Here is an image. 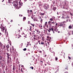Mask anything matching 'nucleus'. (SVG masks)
I'll list each match as a JSON object with an SVG mask.
<instances>
[{"instance_id": "39", "label": "nucleus", "mask_w": 73, "mask_h": 73, "mask_svg": "<svg viewBox=\"0 0 73 73\" xmlns=\"http://www.w3.org/2000/svg\"><path fill=\"white\" fill-rule=\"evenodd\" d=\"M30 68L31 69H33V67H32V66Z\"/></svg>"}, {"instance_id": "38", "label": "nucleus", "mask_w": 73, "mask_h": 73, "mask_svg": "<svg viewBox=\"0 0 73 73\" xmlns=\"http://www.w3.org/2000/svg\"><path fill=\"white\" fill-rule=\"evenodd\" d=\"M5 46H3V49H5V50H6V49L5 48Z\"/></svg>"}, {"instance_id": "49", "label": "nucleus", "mask_w": 73, "mask_h": 73, "mask_svg": "<svg viewBox=\"0 0 73 73\" xmlns=\"http://www.w3.org/2000/svg\"><path fill=\"white\" fill-rule=\"evenodd\" d=\"M63 13H66V12H65V11H64V12H63Z\"/></svg>"}, {"instance_id": "60", "label": "nucleus", "mask_w": 73, "mask_h": 73, "mask_svg": "<svg viewBox=\"0 0 73 73\" xmlns=\"http://www.w3.org/2000/svg\"><path fill=\"white\" fill-rule=\"evenodd\" d=\"M40 53H41V51H40Z\"/></svg>"}, {"instance_id": "16", "label": "nucleus", "mask_w": 73, "mask_h": 73, "mask_svg": "<svg viewBox=\"0 0 73 73\" xmlns=\"http://www.w3.org/2000/svg\"><path fill=\"white\" fill-rule=\"evenodd\" d=\"M68 28L69 29H72V26L71 25L69 26L68 27Z\"/></svg>"}, {"instance_id": "43", "label": "nucleus", "mask_w": 73, "mask_h": 73, "mask_svg": "<svg viewBox=\"0 0 73 73\" xmlns=\"http://www.w3.org/2000/svg\"><path fill=\"white\" fill-rule=\"evenodd\" d=\"M9 43L10 45H12V44H11V42H9Z\"/></svg>"}, {"instance_id": "45", "label": "nucleus", "mask_w": 73, "mask_h": 73, "mask_svg": "<svg viewBox=\"0 0 73 73\" xmlns=\"http://www.w3.org/2000/svg\"><path fill=\"white\" fill-rule=\"evenodd\" d=\"M41 23H42V19H41Z\"/></svg>"}, {"instance_id": "19", "label": "nucleus", "mask_w": 73, "mask_h": 73, "mask_svg": "<svg viewBox=\"0 0 73 73\" xmlns=\"http://www.w3.org/2000/svg\"><path fill=\"white\" fill-rule=\"evenodd\" d=\"M13 70H15V66H13Z\"/></svg>"}, {"instance_id": "24", "label": "nucleus", "mask_w": 73, "mask_h": 73, "mask_svg": "<svg viewBox=\"0 0 73 73\" xmlns=\"http://www.w3.org/2000/svg\"><path fill=\"white\" fill-rule=\"evenodd\" d=\"M21 72H22V73H24V71H23V68H21Z\"/></svg>"}, {"instance_id": "28", "label": "nucleus", "mask_w": 73, "mask_h": 73, "mask_svg": "<svg viewBox=\"0 0 73 73\" xmlns=\"http://www.w3.org/2000/svg\"><path fill=\"white\" fill-rule=\"evenodd\" d=\"M42 41H44V38L43 37H42Z\"/></svg>"}, {"instance_id": "5", "label": "nucleus", "mask_w": 73, "mask_h": 73, "mask_svg": "<svg viewBox=\"0 0 73 73\" xmlns=\"http://www.w3.org/2000/svg\"><path fill=\"white\" fill-rule=\"evenodd\" d=\"M44 9L46 10L49 8V5L48 4H45L44 5Z\"/></svg>"}, {"instance_id": "12", "label": "nucleus", "mask_w": 73, "mask_h": 73, "mask_svg": "<svg viewBox=\"0 0 73 73\" xmlns=\"http://www.w3.org/2000/svg\"><path fill=\"white\" fill-rule=\"evenodd\" d=\"M41 2H39L38 5H39V7H41Z\"/></svg>"}, {"instance_id": "36", "label": "nucleus", "mask_w": 73, "mask_h": 73, "mask_svg": "<svg viewBox=\"0 0 73 73\" xmlns=\"http://www.w3.org/2000/svg\"><path fill=\"white\" fill-rule=\"evenodd\" d=\"M41 44L42 45H44V42H41Z\"/></svg>"}, {"instance_id": "52", "label": "nucleus", "mask_w": 73, "mask_h": 73, "mask_svg": "<svg viewBox=\"0 0 73 73\" xmlns=\"http://www.w3.org/2000/svg\"><path fill=\"white\" fill-rule=\"evenodd\" d=\"M44 57H46V55H45V56H44Z\"/></svg>"}, {"instance_id": "3", "label": "nucleus", "mask_w": 73, "mask_h": 73, "mask_svg": "<svg viewBox=\"0 0 73 73\" xmlns=\"http://www.w3.org/2000/svg\"><path fill=\"white\" fill-rule=\"evenodd\" d=\"M0 28L1 29V31H2V32H4V31L5 30V33L6 34L7 33V29H6L5 27H4L3 26V25H2V24L1 25Z\"/></svg>"}, {"instance_id": "9", "label": "nucleus", "mask_w": 73, "mask_h": 73, "mask_svg": "<svg viewBox=\"0 0 73 73\" xmlns=\"http://www.w3.org/2000/svg\"><path fill=\"white\" fill-rule=\"evenodd\" d=\"M54 27L55 29H54V31H56V32H57V31H58V30L57 29V27H56V26Z\"/></svg>"}, {"instance_id": "15", "label": "nucleus", "mask_w": 73, "mask_h": 73, "mask_svg": "<svg viewBox=\"0 0 73 73\" xmlns=\"http://www.w3.org/2000/svg\"><path fill=\"white\" fill-rule=\"evenodd\" d=\"M40 15H41L42 16H44V15H45V13H40Z\"/></svg>"}, {"instance_id": "8", "label": "nucleus", "mask_w": 73, "mask_h": 73, "mask_svg": "<svg viewBox=\"0 0 73 73\" xmlns=\"http://www.w3.org/2000/svg\"><path fill=\"white\" fill-rule=\"evenodd\" d=\"M35 31H36L37 33V34H39V33H40V31H39V30H37L36 29H35Z\"/></svg>"}, {"instance_id": "23", "label": "nucleus", "mask_w": 73, "mask_h": 73, "mask_svg": "<svg viewBox=\"0 0 73 73\" xmlns=\"http://www.w3.org/2000/svg\"><path fill=\"white\" fill-rule=\"evenodd\" d=\"M33 38L34 41H35V40H37V38H36L34 37H33Z\"/></svg>"}, {"instance_id": "44", "label": "nucleus", "mask_w": 73, "mask_h": 73, "mask_svg": "<svg viewBox=\"0 0 73 73\" xmlns=\"http://www.w3.org/2000/svg\"><path fill=\"white\" fill-rule=\"evenodd\" d=\"M18 59H16V62H18Z\"/></svg>"}, {"instance_id": "26", "label": "nucleus", "mask_w": 73, "mask_h": 73, "mask_svg": "<svg viewBox=\"0 0 73 73\" xmlns=\"http://www.w3.org/2000/svg\"><path fill=\"white\" fill-rule=\"evenodd\" d=\"M12 50H13V52H15L14 51V48H13V47H12Z\"/></svg>"}, {"instance_id": "33", "label": "nucleus", "mask_w": 73, "mask_h": 73, "mask_svg": "<svg viewBox=\"0 0 73 73\" xmlns=\"http://www.w3.org/2000/svg\"><path fill=\"white\" fill-rule=\"evenodd\" d=\"M57 60H58V58H57V57H55V60L56 61H57Z\"/></svg>"}, {"instance_id": "7", "label": "nucleus", "mask_w": 73, "mask_h": 73, "mask_svg": "<svg viewBox=\"0 0 73 73\" xmlns=\"http://www.w3.org/2000/svg\"><path fill=\"white\" fill-rule=\"evenodd\" d=\"M64 23H66L65 21H64L62 23H60V26H64L65 25V24Z\"/></svg>"}, {"instance_id": "13", "label": "nucleus", "mask_w": 73, "mask_h": 73, "mask_svg": "<svg viewBox=\"0 0 73 73\" xmlns=\"http://www.w3.org/2000/svg\"><path fill=\"white\" fill-rule=\"evenodd\" d=\"M56 7H53V10L54 11H56Z\"/></svg>"}, {"instance_id": "1", "label": "nucleus", "mask_w": 73, "mask_h": 73, "mask_svg": "<svg viewBox=\"0 0 73 73\" xmlns=\"http://www.w3.org/2000/svg\"><path fill=\"white\" fill-rule=\"evenodd\" d=\"M14 3L15 5L14 4V5L16 8L18 7V4H19V3L20 7L23 5V3L21 2V0H16L14 1Z\"/></svg>"}, {"instance_id": "10", "label": "nucleus", "mask_w": 73, "mask_h": 73, "mask_svg": "<svg viewBox=\"0 0 73 73\" xmlns=\"http://www.w3.org/2000/svg\"><path fill=\"white\" fill-rule=\"evenodd\" d=\"M47 38H48V39H48V41H50V40H51V39H52V38L50 37H49V36H47Z\"/></svg>"}, {"instance_id": "63", "label": "nucleus", "mask_w": 73, "mask_h": 73, "mask_svg": "<svg viewBox=\"0 0 73 73\" xmlns=\"http://www.w3.org/2000/svg\"><path fill=\"white\" fill-rule=\"evenodd\" d=\"M34 32H35V31H34Z\"/></svg>"}, {"instance_id": "6", "label": "nucleus", "mask_w": 73, "mask_h": 73, "mask_svg": "<svg viewBox=\"0 0 73 73\" xmlns=\"http://www.w3.org/2000/svg\"><path fill=\"white\" fill-rule=\"evenodd\" d=\"M51 31L53 32V33H54V29H53V27H52L51 28H50L48 30V31L49 32H50Z\"/></svg>"}, {"instance_id": "30", "label": "nucleus", "mask_w": 73, "mask_h": 73, "mask_svg": "<svg viewBox=\"0 0 73 73\" xmlns=\"http://www.w3.org/2000/svg\"><path fill=\"white\" fill-rule=\"evenodd\" d=\"M23 50L24 51H26V50H27V48H25L23 49Z\"/></svg>"}, {"instance_id": "32", "label": "nucleus", "mask_w": 73, "mask_h": 73, "mask_svg": "<svg viewBox=\"0 0 73 73\" xmlns=\"http://www.w3.org/2000/svg\"><path fill=\"white\" fill-rule=\"evenodd\" d=\"M28 24H31V22H30V21H28Z\"/></svg>"}, {"instance_id": "46", "label": "nucleus", "mask_w": 73, "mask_h": 73, "mask_svg": "<svg viewBox=\"0 0 73 73\" xmlns=\"http://www.w3.org/2000/svg\"><path fill=\"white\" fill-rule=\"evenodd\" d=\"M13 20H11V23H12V22H13Z\"/></svg>"}, {"instance_id": "25", "label": "nucleus", "mask_w": 73, "mask_h": 73, "mask_svg": "<svg viewBox=\"0 0 73 73\" xmlns=\"http://www.w3.org/2000/svg\"><path fill=\"white\" fill-rule=\"evenodd\" d=\"M8 1H9V3H11V2H12L11 0H8Z\"/></svg>"}, {"instance_id": "61", "label": "nucleus", "mask_w": 73, "mask_h": 73, "mask_svg": "<svg viewBox=\"0 0 73 73\" xmlns=\"http://www.w3.org/2000/svg\"><path fill=\"white\" fill-rule=\"evenodd\" d=\"M40 19H41V17H40Z\"/></svg>"}, {"instance_id": "40", "label": "nucleus", "mask_w": 73, "mask_h": 73, "mask_svg": "<svg viewBox=\"0 0 73 73\" xmlns=\"http://www.w3.org/2000/svg\"><path fill=\"white\" fill-rule=\"evenodd\" d=\"M31 25L33 26V27H34L35 26V24H31Z\"/></svg>"}, {"instance_id": "57", "label": "nucleus", "mask_w": 73, "mask_h": 73, "mask_svg": "<svg viewBox=\"0 0 73 73\" xmlns=\"http://www.w3.org/2000/svg\"><path fill=\"white\" fill-rule=\"evenodd\" d=\"M25 1H27V0H24Z\"/></svg>"}, {"instance_id": "42", "label": "nucleus", "mask_w": 73, "mask_h": 73, "mask_svg": "<svg viewBox=\"0 0 73 73\" xmlns=\"http://www.w3.org/2000/svg\"><path fill=\"white\" fill-rule=\"evenodd\" d=\"M27 44H29H29H30V42H27Z\"/></svg>"}, {"instance_id": "22", "label": "nucleus", "mask_w": 73, "mask_h": 73, "mask_svg": "<svg viewBox=\"0 0 73 73\" xmlns=\"http://www.w3.org/2000/svg\"><path fill=\"white\" fill-rule=\"evenodd\" d=\"M30 31H32V26H30V29H29Z\"/></svg>"}, {"instance_id": "51", "label": "nucleus", "mask_w": 73, "mask_h": 73, "mask_svg": "<svg viewBox=\"0 0 73 73\" xmlns=\"http://www.w3.org/2000/svg\"><path fill=\"white\" fill-rule=\"evenodd\" d=\"M34 37H36V36L35 35H34Z\"/></svg>"}, {"instance_id": "41", "label": "nucleus", "mask_w": 73, "mask_h": 73, "mask_svg": "<svg viewBox=\"0 0 73 73\" xmlns=\"http://www.w3.org/2000/svg\"><path fill=\"white\" fill-rule=\"evenodd\" d=\"M68 58L69 59H71V58L70 57V56H68Z\"/></svg>"}, {"instance_id": "11", "label": "nucleus", "mask_w": 73, "mask_h": 73, "mask_svg": "<svg viewBox=\"0 0 73 73\" xmlns=\"http://www.w3.org/2000/svg\"><path fill=\"white\" fill-rule=\"evenodd\" d=\"M6 47L7 48V49H9V44H8L6 45Z\"/></svg>"}, {"instance_id": "21", "label": "nucleus", "mask_w": 73, "mask_h": 73, "mask_svg": "<svg viewBox=\"0 0 73 73\" xmlns=\"http://www.w3.org/2000/svg\"><path fill=\"white\" fill-rule=\"evenodd\" d=\"M21 65L19 64V70H20V68H21Z\"/></svg>"}, {"instance_id": "27", "label": "nucleus", "mask_w": 73, "mask_h": 73, "mask_svg": "<svg viewBox=\"0 0 73 73\" xmlns=\"http://www.w3.org/2000/svg\"><path fill=\"white\" fill-rule=\"evenodd\" d=\"M66 18H69V16H68V15H67V17H66Z\"/></svg>"}, {"instance_id": "64", "label": "nucleus", "mask_w": 73, "mask_h": 73, "mask_svg": "<svg viewBox=\"0 0 73 73\" xmlns=\"http://www.w3.org/2000/svg\"><path fill=\"white\" fill-rule=\"evenodd\" d=\"M41 35H42L41 34H40V36H41Z\"/></svg>"}, {"instance_id": "35", "label": "nucleus", "mask_w": 73, "mask_h": 73, "mask_svg": "<svg viewBox=\"0 0 73 73\" xmlns=\"http://www.w3.org/2000/svg\"><path fill=\"white\" fill-rule=\"evenodd\" d=\"M38 43H39V44H40V42H41V41H40V40H38Z\"/></svg>"}, {"instance_id": "18", "label": "nucleus", "mask_w": 73, "mask_h": 73, "mask_svg": "<svg viewBox=\"0 0 73 73\" xmlns=\"http://www.w3.org/2000/svg\"><path fill=\"white\" fill-rule=\"evenodd\" d=\"M26 20V17H24L23 18V21H24V20Z\"/></svg>"}, {"instance_id": "55", "label": "nucleus", "mask_w": 73, "mask_h": 73, "mask_svg": "<svg viewBox=\"0 0 73 73\" xmlns=\"http://www.w3.org/2000/svg\"><path fill=\"white\" fill-rule=\"evenodd\" d=\"M1 33L0 32V36H1Z\"/></svg>"}, {"instance_id": "58", "label": "nucleus", "mask_w": 73, "mask_h": 73, "mask_svg": "<svg viewBox=\"0 0 73 73\" xmlns=\"http://www.w3.org/2000/svg\"><path fill=\"white\" fill-rule=\"evenodd\" d=\"M29 45V44H27V46H28Z\"/></svg>"}, {"instance_id": "29", "label": "nucleus", "mask_w": 73, "mask_h": 73, "mask_svg": "<svg viewBox=\"0 0 73 73\" xmlns=\"http://www.w3.org/2000/svg\"><path fill=\"white\" fill-rule=\"evenodd\" d=\"M18 36H19V37H18V38H20V37H21V35H18Z\"/></svg>"}, {"instance_id": "20", "label": "nucleus", "mask_w": 73, "mask_h": 73, "mask_svg": "<svg viewBox=\"0 0 73 73\" xmlns=\"http://www.w3.org/2000/svg\"><path fill=\"white\" fill-rule=\"evenodd\" d=\"M56 23V22H51V24H53V25H54V24H55Z\"/></svg>"}, {"instance_id": "37", "label": "nucleus", "mask_w": 73, "mask_h": 73, "mask_svg": "<svg viewBox=\"0 0 73 73\" xmlns=\"http://www.w3.org/2000/svg\"><path fill=\"white\" fill-rule=\"evenodd\" d=\"M2 60V57H1V56H0V60Z\"/></svg>"}, {"instance_id": "54", "label": "nucleus", "mask_w": 73, "mask_h": 73, "mask_svg": "<svg viewBox=\"0 0 73 73\" xmlns=\"http://www.w3.org/2000/svg\"><path fill=\"white\" fill-rule=\"evenodd\" d=\"M32 10H30L31 12H32Z\"/></svg>"}, {"instance_id": "59", "label": "nucleus", "mask_w": 73, "mask_h": 73, "mask_svg": "<svg viewBox=\"0 0 73 73\" xmlns=\"http://www.w3.org/2000/svg\"><path fill=\"white\" fill-rule=\"evenodd\" d=\"M58 33H60V31H58Z\"/></svg>"}, {"instance_id": "31", "label": "nucleus", "mask_w": 73, "mask_h": 73, "mask_svg": "<svg viewBox=\"0 0 73 73\" xmlns=\"http://www.w3.org/2000/svg\"><path fill=\"white\" fill-rule=\"evenodd\" d=\"M40 62L41 64H43V61H40Z\"/></svg>"}, {"instance_id": "17", "label": "nucleus", "mask_w": 73, "mask_h": 73, "mask_svg": "<svg viewBox=\"0 0 73 73\" xmlns=\"http://www.w3.org/2000/svg\"><path fill=\"white\" fill-rule=\"evenodd\" d=\"M0 46L1 47H2L3 46V44H2L1 42H0Z\"/></svg>"}, {"instance_id": "62", "label": "nucleus", "mask_w": 73, "mask_h": 73, "mask_svg": "<svg viewBox=\"0 0 73 73\" xmlns=\"http://www.w3.org/2000/svg\"><path fill=\"white\" fill-rule=\"evenodd\" d=\"M4 0H3V1H2V2H3V1H4Z\"/></svg>"}, {"instance_id": "4", "label": "nucleus", "mask_w": 73, "mask_h": 73, "mask_svg": "<svg viewBox=\"0 0 73 73\" xmlns=\"http://www.w3.org/2000/svg\"><path fill=\"white\" fill-rule=\"evenodd\" d=\"M53 19H55V17H54L52 18H50V21L48 22V24H49L50 26H52V23H52V22H51V21H53Z\"/></svg>"}, {"instance_id": "50", "label": "nucleus", "mask_w": 73, "mask_h": 73, "mask_svg": "<svg viewBox=\"0 0 73 73\" xmlns=\"http://www.w3.org/2000/svg\"><path fill=\"white\" fill-rule=\"evenodd\" d=\"M21 67H22L23 68L24 67V66L23 65H22L21 66Z\"/></svg>"}, {"instance_id": "2", "label": "nucleus", "mask_w": 73, "mask_h": 73, "mask_svg": "<svg viewBox=\"0 0 73 73\" xmlns=\"http://www.w3.org/2000/svg\"><path fill=\"white\" fill-rule=\"evenodd\" d=\"M7 63H10V62H11L12 61V59L11 58V57H10V55L9 54V53H7Z\"/></svg>"}, {"instance_id": "53", "label": "nucleus", "mask_w": 73, "mask_h": 73, "mask_svg": "<svg viewBox=\"0 0 73 73\" xmlns=\"http://www.w3.org/2000/svg\"><path fill=\"white\" fill-rule=\"evenodd\" d=\"M30 35H31L32 33H31L30 32Z\"/></svg>"}, {"instance_id": "48", "label": "nucleus", "mask_w": 73, "mask_h": 73, "mask_svg": "<svg viewBox=\"0 0 73 73\" xmlns=\"http://www.w3.org/2000/svg\"><path fill=\"white\" fill-rule=\"evenodd\" d=\"M31 19H33V17H32V16H31Z\"/></svg>"}, {"instance_id": "47", "label": "nucleus", "mask_w": 73, "mask_h": 73, "mask_svg": "<svg viewBox=\"0 0 73 73\" xmlns=\"http://www.w3.org/2000/svg\"><path fill=\"white\" fill-rule=\"evenodd\" d=\"M57 24H57V23H56V27L57 26Z\"/></svg>"}, {"instance_id": "14", "label": "nucleus", "mask_w": 73, "mask_h": 73, "mask_svg": "<svg viewBox=\"0 0 73 73\" xmlns=\"http://www.w3.org/2000/svg\"><path fill=\"white\" fill-rule=\"evenodd\" d=\"M47 22H46L44 24V26H45V27H47Z\"/></svg>"}, {"instance_id": "56", "label": "nucleus", "mask_w": 73, "mask_h": 73, "mask_svg": "<svg viewBox=\"0 0 73 73\" xmlns=\"http://www.w3.org/2000/svg\"><path fill=\"white\" fill-rule=\"evenodd\" d=\"M18 32H20V30H19L18 31Z\"/></svg>"}, {"instance_id": "34", "label": "nucleus", "mask_w": 73, "mask_h": 73, "mask_svg": "<svg viewBox=\"0 0 73 73\" xmlns=\"http://www.w3.org/2000/svg\"><path fill=\"white\" fill-rule=\"evenodd\" d=\"M34 21H37V20L35 19H34Z\"/></svg>"}]
</instances>
